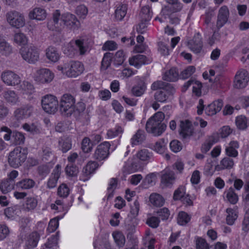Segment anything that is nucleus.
Returning a JSON list of instances; mask_svg holds the SVG:
<instances>
[{"instance_id": "obj_45", "label": "nucleus", "mask_w": 249, "mask_h": 249, "mask_svg": "<svg viewBox=\"0 0 249 249\" xmlns=\"http://www.w3.org/2000/svg\"><path fill=\"white\" fill-rule=\"evenodd\" d=\"M23 129L31 134H36L39 133V127L34 123H25L22 125Z\"/></svg>"}, {"instance_id": "obj_39", "label": "nucleus", "mask_w": 249, "mask_h": 249, "mask_svg": "<svg viewBox=\"0 0 249 249\" xmlns=\"http://www.w3.org/2000/svg\"><path fill=\"white\" fill-rule=\"evenodd\" d=\"M14 41L18 45H25L28 42V37L22 32H18L14 36Z\"/></svg>"}, {"instance_id": "obj_49", "label": "nucleus", "mask_w": 249, "mask_h": 249, "mask_svg": "<svg viewBox=\"0 0 249 249\" xmlns=\"http://www.w3.org/2000/svg\"><path fill=\"white\" fill-rule=\"evenodd\" d=\"M152 156L151 153L147 149H142L138 152L136 157L140 160L148 161Z\"/></svg>"}, {"instance_id": "obj_43", "label": "nucleus", "mask_w": 249, "mask_h": 249, "mask_svg": "<svg viewBox=\"0 0 249 249\" xmlns=\"http://www.w3.org/2000/svg\"><path fill=\"white\" fill-rule=\"evenodd\" d=\"M112 237L116 245L119 247H122L125 244V239L123 233L118 231H114Z\"/></svg>"}, {"instance_id": "obj_37", "label": "nucleus", "mask_w": 249, "mask_h": 249, "mask_svg": "<svg viewBox=\"0 0 249 249\" xmlns=\"http://www.w3.org/2000/svg\"><path fill=\"white\" fill-rule=\"evenodd\" d=\"M38 201L36 198L34 197H28L23 204V207L25 210L27 211H32L36 209Z\"/></svg>"}, {"instance_id": "obj_2", "label": "nucleus", "mask_w": 249, "mask_h": 249, "mask_svg": "<svg viewBox=\"0 0 249 249\" xmlns=\"http://www.w3.org/2000/svg\"><path fill=\"white\" fill-rule=\"evenodd\" d=\"M76 100L74 96L68 93L63 94L59 102L60 110L64 116L69 117L76 116L82 112L85 109V104L79 102L75 104Z\"/></svg>"}, {"instance_id": "obj_46", "label": "nucleus", "mask_w": 249, "mask_h": 249, "mask_svg": "<svg viewBox=\"0 0 249 249\" xmlns=\"http://www.w3.org/2000/svg\"><path fill=\"white\" fill-rule=\"evenodd\" d=\"M146 85L143 82H140L137 86L134 87L132 89V93L136 96H141L145 91Z\"/></svg>"}, {"instance_id": "obj_54", "label": "nucleus", "mask_w": 249, "mask_h": 249, "mask_svg": "<svg viewBox=\"0 0 249 249\" xmlns=\"http://www.w3.org/2000/svg\"><path fill=\"white\" fill-rule=\"evenodd\" d=\"M190 220V216L186 213H179L178 217V223L180 225H184Z\"/></svg>"}, {"instance_id": "obj_50", "label": "nucleus", "mask_w": 249, "mask_h": 249, "mask_svg": "<svg viewBox=\"0 0 249 249\" xmlns=\"http://www.w3.org/2000/svg\"><path fill=\"white\" fill-rule=\"evenodd\" d=\"M169 4L172 5V11L174 13L180 11L183 8V4L179 0H165Z\"/></svg>"}, {"instance_id": "obj_40", "label": "nucleus", "mask_w": 249, "mask_h": 249, "mask_svg": "<svg viewBox=\"0 0 249 249\" xmlns=\"http://www.w3.org/2000/svg\"><path fill=\"white\" fill-rule=\"evenodd\" d=\"M144 132L139 130L131 139V144L133 146L141 144L144 140Z\"/></svg>"}, {"instance_id": "obj_38", "label": "nucleus", "mask_w": 249, "mask_h": 249, "mask_svg": "<svg viewBox=\"0 0 249 249\" xmlns=\"http://www.w3.org/2000/svg\"><path fill=\"white\" fill-rule=\"evenodd\" d=\"M178 72L176 68H173L166 71L163 75V79L168 81H176L178 79Z\"/></svg>"}, {"instance_id": "obj_24", "label": "nucleus", "mask_w": 249, "mask_h": 249, "mask_svg": "<svg viewBox=\"0 0 249 249\" xmlns=\"http://www.w3.org/2000/svg\"><path fill=\"white\" fill-rule=\"evenodd\" d=\"M61 166L57 164L53 170L48 181L47 185L49 188H53L56 186L61 174Z\"/></svg>"}, {"instance_id": "obj_8", "label": "nucleus", "mask_w": 249, "mask_h": 249, "mask_svg": "<svg viewBox=\"0 0 249 249\" xmlns=\"http://www.w3.org/2000/svg\"><path fill=\"white\" fill-rule=\"evenodd\" d=\"M41 106L45 112L53 114L58 110V101L56 96L52 94H47L42 97Z\"/></svg>"}, {"instance_id": "obj_57", "label": "nucleus", "mask_w": 249, "mask_h": 249, "mask_svg": "<svg viewBox=\"0 0 249 249\" xmlns=\"http://www.w3.org/2000/svg\"><path fill=\"white\" fill-rule=\"evenodd\" d=\"M125 58L126 56L124 52L122 50L118 51L116 52L114 57L115 65H120L122 64L125 60Z\"/></svg>"}, {"instance_id": "obj_12", "label": "nucleus", "mask_w": 249, "mask_h": 249, "mask_svg": "<svg viewBox=\"0 0 249 249\" xmlns=\"http://www.w3.org/2000/svg\"><path fill=\"white\" fill-rule=\"evenodd\" d=\"M110 144L105 142L97 146L93 154V158L98 161L105 160L109 155Z\"/></svg>"}, {"instance_id": "obj_52", "label": "nucleus", "mask_w": 249, "mask_h": 249, "mask_svg": "<svg viewBox=\"0 0 249 249\" xmlns=\"http://www.w3.org/2000/svg\"><path fill=\"white\" fill-rule=\"evenodd\" d=\"M112 55L110 53L105 54L102 61L101 70H106L110 65Z\"/></svg>"}, {"instance_id": "obj_35", "label": "nucleus", "mask_w": 249, "mask_h": 249, "mask_svg": "<svg viewBox=\"0 0 249 249\" xmlns=\"http://www.w3.org/2000/svg\"><path fill=\"white\" fill-rule=\"evenodd\" d=\"M71 139L64 137L59 141V147L63 153H66L71 148Z\"/></svg>"}, {"instance_id": "obj_10", "label": "nucleus", "mask_w": 249, "mask_h": 249, "mask_svg": "<svg viewBox=\"0 0 249 249\" xmlns=\"http://www.w3.org/2000/svg\"><path fill=\"white\" fill-rule=\"evenodd\" d=\"M54 74L52 71L47 68H40L37 70L34 74V79L39 84H46L51 82Z\"/></svg>"}, {"instance_id": "obj_29", "label": "nucleus", "mask_w": 249, "mask_h": 249, "mask_svg": "<svg viewBox=\"0 0 249 249\" xmlns=\"http://www.w3.org/2000/svg\"><path fill=\"white\" fill-rule=\"evenodd\" d=\"M235 124L238 129L245 130L249 126V119L244 115L238 116L235 119Z\"/></svg>"}, {"instance_id": "obj_5", "label": "nucleus", "mask_w": 249, "mask_h": 249, "mask_svg": "<svg viewBox=\"0 0 249 249\" xmlns=\"http://www.w3.org/2000/svg\"><path fill=\"white\" fill-rule=\"evenodd\" d=\"M164 119V114L160 111L157 112L147 121V131L155 136L160 135L165 130L166 125L162 123Z\"/></svg>"}, {"instance_id": "obj_30", "label": "nucleus", "mask_w": 249, "mask_h": 249, "mask_svg": "<svg viewBox=\"0 0 249 249\" xmlns=\"http://www.w3.org/2000/svg\"><path fill=\"white\" fill-rule=\"evenodd\" d=\"M19 90L23 95H30L34 92L35 88L31 83L24 81L20 85Z\"/></svg>"}, {"instance_id": "obj_3", "label": "nucleus", "mask_w": 249, "mask_h": 249, "mask_svg": "<svg viewBox=\"0 0 249 249\" xmlns=\"http://www.w3.org/2000/svg\"><path fill=\"white\" fill-rule=\"evenodd\" d=\"M57 70L69 78H76L84 71V65L78 61L64 62L58 65Z\"/></svg>"}, {"instance_id": "obj_64", "label": "nucleus", "mask_w": 249, "mask_h": 249, "mask_svg": "<svg viewBox=\"0 0 249 249\" xmlns=\"http://www.w3.org/2000/svg\"><path fill=\"white\" fill-rule=\"evenodd\" d=\"M170 147L173 152L177 153L181 150L182 144L181 142L178 140H173L170 143Z\"/></svg>"}, {"instance_id": "obj_9", "label": "nucleus", "mask_w": 249, "mask_h": 249, "mask_svg": "<svg viewBox=\"0 0 249 249\" xmlns=\"http://www.w3.org/2000/svg\"><path fill=\"white\" fill-rule=\"evenodd\" d=\"M6 17L7 22L13 27L19 29L25 25V17L20 12L17 11H9L6 14Z\"/></svg>"}, {"instance_id": "obj_32", "label": "nucleus", "mask_w": 249, "mask_h": 249, "mask_svg": "<svg viewBox=\"0 0 249 249\" xmlns=\"http://www.w3.org/2000/svg\"><path fill=\"white\" fill-rule=\"evenodd\" d=\"M202 46V42L199 37H195L188 42L189 48L195 53L200 52Z\"/></svg>"}, {"instance_id": "obj_48", "label": "nucleus", "mask_w": 249, "mask_h": 249, "mask_svg": "<svg viewBox=\"0 0 249 249\" xmlns=\"http://www.w3.org/2000/svg\"><path fill=\"white\" fill-rule=\"evenodd\" d=\"M141 16L142 20L148 21L152 17V12L149 5H145L143 6L141 10Z\"/></svg>"}, {"instance_id": "obj_51", "label": "nucleus", "mask_w": 249, "mask_h": 249, "mask_svg": "<svg viewBox=\"0 0 249 249\" xmlns=\"http://www.w3.org/2000/svg\"><path fill=\"white\" fill-rule=\"evenodd\" d=\"M65 172L67 176L70 177L76 176L79 172L78 167L72 163L67 165L65 168Z\"/></svg>"}, {"instance_id": "obj_18", "label": "nucleus", "mask_w": 249, "mask_h": 249, "mask_svg": "<svg viewBox=\"0 0 249 249\" xmlns=\"http://www.w3.org/2000/svg\"><path fill=\"white\" fill-rule=\"evenodd\" d=\"M18 176V172L16 170H12L7 174V179L6 182L1 184V191L6 193L10 191L14 186V180Z\"/></svg>"}, {"instance_id": "obj_28", "label": "nucleus", "mask_w": 249, "mask_h": 249, "mask_svg": "<svg viewBox=\"0 0 249 249\" xmlns=\"http://www.w3.org/2000/svg\"><path fill=\"white\" fill-rule=\"evenodd\" d=\"M127 10V5L125 4H119L116 7L114 15L117 20H122L125 16Z\"/></svg>"}, {"instance_id": "obj_59", "label": "nucleus", "mask_w": 249, "mask_h": 249, "mask_svg": "<svg viewBox=\"0 0 249 249\" xmlns=\"http://www.w3.org/2000/svg\"><path fill=\"white\" fill-rule=\"evenodd\" d=\"M70 193V189L65 184H61L58 188L57 194L61 197H66L68 196Z\"/></svg>"}, {"instance_id": "obj_36", "label": "nucleus", "mask_w": 249, "mask_h": 249, "mask_svg": "<svg viewBox=\"0 0 249 249\" xmlns=\"http://www.w3.org/2000/svg\"><path fill=\"white\" fill-rule=\"evenodd\" d=\"M224 196L227 201L232 204L237 203L238 201V195L231 187L225 191Z\"/></svg>"}, {"instance_id": "obj_53", "label": "nucleus", "mask_w": 249, "mask_h": 249, "mask_svg": "<svg viewBox=\"0 0 249 249\" xmlns=\"http://www.w3.org/2000/svg\"><path fill=\"white\" fill-rule=\"evenodd\" d=\"M160 222V220L158 217L149 214L146 220V223L152 228H156L159 226Z\"/></svg>"}, {"instance_id": "obj_31", "label": "nucleus", "mask_w": 249, "mask_h": 249, "mask_svg": "<svg viewBox=\"0 0 249 249\" xmlns=\"http://www.w3.org/2000/svg\"><path fill=\"white\" fill-rule=\"evenodd\" d=\"M238 148V142L237 141H231L230 142L229 145L226 148V153L229 157H236L238 154L237 150Z\"/></svg>"}, {"instance_id": "obj_58", "label": "nucleus", "mask_w": 249, "mask_h": 249, "mask_svg": "<svg viewBox=\"0 0 249 249\" xmlns=\"http://www.w3.org/2000/svg\"><path fill=\"white\" fill-rule=\"evenodd\" d=\"M34 185V182L30 179H26L18 182L17 186L23 189H28L33 187Z\"/></svg>"}, {"instance_id": "obj_33", "label": "nucleus", "mask_w": 249, "mask_h": 249, "mask_svg": "<svg viewBox=\"0 0 249 249\" xmlns=\"http://www.w3.org/2000/svg\"><path fill=\"white\" fill-rule=\"evenodd\" d=\"M234 165L233 160L229 158H225L223 159L220 164L215 167V170L220 171L225 169H230L233 167Z\"/></svg>"}, {"instance_id": "obj_63", "label": "nucleus", "mask_w": 249, "mask_h": 249, "mask_svg": "<svg viewBox=\"0 0 249 249\" xmlns=\"http://www.w3.org/2000/svg\"><path fill=\"white\" fill-rule=\"evenodd\" d=\"M88 9L84 5L78 6L76 10V13L80 18H85L88 14Z\"/></svg>"}, {"instance_id": "obj_26", "label": "nucleus", "mask_w": 249, "mask_h": 249, "mask_svg": "<svg viewBox=\"0 0 249 249\" xmlns=\"http://www.w3.org/2000/svg\"><path fill=\"white\" fill-rule=\"evenodd\" d=\"M226 223L229 225H232L237 219L238 211L237 207L229 208L226 209Z\"/></svg>"}, {"instance_id": "obj_21", "label": "nucleus", "mask_w": 249, "mask_h": 249, "mask_svg": "<svg viewBox=\"0 0 249 249\" xmlns=\"http://www.w3.org/2000/svg\"><path fill=\"white\" fill-rule=\"evenodd\" d=\"M128 61L131 66L139 68L142 65L149 64L150 62V60L145 56L139 54L130 57Z\"/></svg>"}, {"instance_id": "obj_13", "label": "nucleus", "mask_w": 249, "mask_h": 249, "mask_svg": "<svg viewBox=\"0 0 249 249\" xmlns=\"http://www.w3.org/2000/svg\"><path fill=\"white\" fill-rule=\"evenodd\" d=\"M33 111V107L28 105L17 108L14 112L13 116L16 120L20 121L30 117L32 115Z\"/></svg>"}, {"instance_id": "obj_22", "label": "nucleus", "mask_w": 249, "mask_h": 249, "mask_svg": "<svg viewBox=\"0 0 249 249\" xmlns=\"http://www.w3.org/2000/svg\"><path fill=\"white\" fill-rule=\"evenodd\" d=\"M223 105V103L222 100H215L206 107L205 113L209 116L215 115L221 110Z\"/></svg>"}, {"instance_id": "obj_27", "label": "nucleus", "mask_w": 249, "mask_h": 249, "mask_svg": "<svg viewBox=\"0 0 249 249\" xmlns=\"http://www.w3.org/2000/svg\"><path fill=\"white\" fill-rule=\"evenodd\" d=\"M168 142L164 139H160L155 143L151 147L152 149L160 154H163L167 150V144Z\"/></svg>"}, {"instance_id": "obj_15", "label": "nucleus", "mask_w": 249, "mask_h": 249, "mask_svg": "<svg viewBox=\"0 0 249 249\" xmlns=\"http://www.w3.org/2000/svg\"><path fill=\"white\" fill-rule=\"evenodd\" d=\"M1 78L3 82L8 86H16L21 82V78L19 76L11 71L3 72L1 75Z\"/></svg>"}, {"instance_id": "obj_55", "label": "nucleus", "mask_w": 249, "mask_h": 249, "mask_svg": "<svg viewBox=\"0 0 249 249\" xmlns=\"http://www.w3.org/2000/svg\"><path fill=\"white\" fill-rule=\"evenodd\" d=\"M93 144L90 140L87 137L83 139L82 142V149L85 153L90 152L92 149Z\"/></svg>"}, {"instance_id": "obj_56", "label": "nucleus", "mask_w": 249, "mask_h": 249, "mask_svg": "<svg viewBox=\"0 0 249 249\" xmlns=\"http://www.w3.org/2000/svg\"><path fill=\"white\" fill-rule=\"evenodd\" d=\"M12 52V48L4 40H1V55L6 56Z\"/></svg>"}, {"instance_id": "obj_14", "label": "nucleus", "mask_w": 249, "mask_h": 249, "mask_svg": "<svg viewBox=\"0 0 249 249\" xmlns=\"http://www.w3.org/2000/svg\"><path fill=\"white\" fill-rule=\"evenodd\" d=\"M98 167L99 164L97 162L94 161H89L83 167L80 176V179L83 181L88 180Z\"/></svg>"}, {"instance_id": "obj_1", "label": "nucleus", "mask_w": 249, "mask_h": 249, "mask_svg": "<svg viewBox=\"0 0 249 249\" xmlns=\"http://www.w3.org/2000/svg\"><path fill=\"white\" fill-rule=\"evenodd\" d=\"M53 20L54 25L51 22L48 23V28L51 30H59L65 27L69 30L75 31L80 27V22L75 15L70 13L61 15L58 10H55L53 13Z\"/></svg>"}, {"instance_id": "obj_4", "label": "nucleus", "mask_w": 249, "mask_h": 249, "mask_svg": "<svg viewBox=\"0 0 249 249\" xmlns=\"http://www.w3.org/2000/svg\"><path fill=\"white\" fill-rule=\"evenodd\" d=\"M89 45L86 39L80 38L72 40L65 44L62 50L64 54L72 57L78 53L81 55L84 54L88 51Z\"/></svg>"}, {"instance_id": "obj_62", "label": "nucleus", "mask_w": 249, "mask_h": 249, "mask_svg": "<svg viewBox=\"0 0 249 249\" xmlns=\"http://www.w3.org/2000/svg\"><path fill=\"white\" fill-rule=\"evenodd\" d=\"M58 239V235L52 236L48 239V242L44 244L46 248L52 249L56 246Z\"/></svg>"}, {"instance_id": "obj_6", "label": "nucleus", "mask_w": 249, "mask_h": 249, "mask_svg": "<svg viewBox=\"0 0 249 249\" xmlns=\"http://www.w3.org/2000/svg\"><path fill=\"white\" fill-rule=\"evenodd\" d=\"M19 53L22 59L29 64H34L40 58V50L34 45L21 47L19 50Z\"/></svg>"}, {"instance_id": "obj_47", "label": "nucleus", "mask_w": 249, "mask_h": 249, "mask_svg": "<svg viewBox=\"0 0 249 249\" xmlns=\"http://www.w3.org/2000/svg\"><path fill=\"white\" fill-rule=\"evenodd\" d=\"M123 128L119 125H116L114 128L108 130L107 132V136L108 139H113L123 132Z\"/></svg>"}, {"instance_id": "obj_44", "label": "nucleus", "mask_w": 249, "mask_h": 249, "mask_svg": "<svg viewBox=\"0 0 249 249\" xmlns=\"http://www.w3.org/2000/svg\"><path fill=\"white\" fill-rule=\"evenodd\" d=\"M175 179V174L172 171L166 172L161 177V183L165 186L171 184Z\"/></svg>"}, {"instance_id": "obj_34", "label": "nucleus", "mask_w": 249, "mask_h": 249, "mask_svg": "<svg viewBox=\"0 0 249 249\" xmlns=\"http://www.w3.org/2000/svg\"><path fill=\"white\" fill-rule=\"evenodd\" d=\"M3 97L7 102L13 105L19 102V97L14 90H10L5 91L3 93Z\"/></svg>"}, {"instance_id": "obj_7", "label": "nucleus", "mask_w": 249, "mask_h": 249, "mask_svg": "<svg viewBox=\"0 0 249 249\" xmlns=\"http://www.w3.org/2000/svg\"><path fill=\"white\" fill-rule=\"evenodd\" d=\"M26 158L25 150L20 147H17L10 153L8 162L11 166L17 168L25 161Z\"/></svg>"}, {"instance_id": "obj_60", "label": "nucleus", "mask_w": 249, "mask_h": 249, "mask_svg": "<svg viewBox=\"0 0 249 249\" xmlns=\"http://www.w3.org/2000/svg\"><path fill=\"white\" fill-rule=\"evenodd\" d=\"M13 138L15 142L17 144H22L25 141V137L23 134L20 132H14Z\"/></svg>"}, {"instance_id": "obj_11", "label": "nucleus", "mask_w": 249, "mask_h": 249, "mask_svg": "<svg viewBox=\"0 0 249 249\" xmlns=\"http://www.w3.org/2000/svg\"><path fill=\"white\" fill-rule=\"evenodd\" d=\"M174 92L175 89L171 86H166L165 89L157 91L154 98L158 102L165 103L171 99Z\"/></svg>"}, {"instance_id": "obj_25", "label": "nucleus", "mask_w": 249, "mask_h": 249, "mask_svg": "<svg viewBox=\"0 0 249 249\" xmlns=\"http://www.w3.org/2000/svg\"><path fill=\"white\" fill-rule=\"evenodd\" d=\"M45 55L47 59L52 63L57 62L60 57L58 51L53 47H49L46 49Z\"/></svg>"}, {"instance_id": "obj_42", "label": "nucleus", "mask_w": 249, "mask_h": 249, "mask_svg": "<svg viewBox=\"0 0 249 249\" xmlns=\"http://www.w3.org/2000/svg\"><path fill=\"white\" fill-rule=\"evenodd\" d=\"M39 236L38 234L36 232H33L30 234L26 241V245L29 249H32L36 247L39 240Z\"/></svg>"}, {"instance_id": "obj_20", "label": "nucleus", "mask_w": 249, "mask_h": 249, "mask_svg": "<svg viewBox=\"0 0 249 249\" xmlns=\"http://www.w3.org/2000/svg\"><path fill=\"white\" fill-rule=\"evenodd\" d=\"M229 14V10L227 6H223L219 9L216 21V26L218 28H221L227 22Z\"/></svg>"}, {"instance_id": "obj_61", "label": "nucleus", "mask_w": 249, "mask_h": 249, "mask_svg": "<svg viewBox=\"0 0 249 249\" xmlns=\"http://www.w3.org/2000/svg\"><path fill=\"white\" fill-rule=\"evenodd\" d=\"M158 51L162 55L169 54V50L167 45L162 41L158 43Z\"/></svg>"}, {"instance_id": "obj_17", "label": "nucleus", "mask_w": 249, "mask_h": 249, "mask_svg": "<svg viewBox=\"0 0 249 249\" xmlns=\"http://www.w3.org/2000/svg\"><path fill=\"white\" fill-rule=\"evenodd\" d=\"M179 134L184 138L190 137L194 133V128L192 122L189 119L181 120L179 124Z\"/></svg>"}, {"instance_id": "obj_19", "label": "nucleus", "mask_w": 249, "mask_h": 249, "mask_svg": "<svg viewBox=\"0 0 249 249\" xmlns=\"http://www.w3.org/2000/svg\"><path fill=\"white\" fill-rule=\"evenodd\" d=\"M46 10L41 7H36L28 13V18L30 19L37 21L44 20L47 17Z\"/></svg>"}, {"instance_id": "obj_23", "label": "nucleus", "mask_w": 249, "mask_h": 249, "mask_svg": "<svg viewBox=\"0 0 249 249\" xmlns=\"http://www.w3.org/2000/svg\"><path fill=\"white\" fill-rule=\"evenodd\" d=\"M191 86H192L193 92L197 96L201 95L202 84L196 80H190L185 83L183 87V90L185 91Z\"/></svg>"}, {"instance_id": "obj_41", "label": "nucleus", "mask_w": 249, "mask_h": 249, "mask_svg": "<svg viewBox=\"0 0 249 249\" xmlns=\"http://www.w3.org/2000/svg\"><path fill=\"white\" fill-rule=\"evenodd\" d=\"M149 201L153 205L157 207L162 206L164 202L162 196L157 193L152 194L150 196Z\"/></svg>"}, {"instance_id": "obj_16", "label": "nucleus", "mask_w": 249, "mask_h": 249, "mask_svg": "<svg viewBox=\"0 0 249 249\" xmlns=\"http://www.w3.org/2000/svg\"><path fill=\"white\" fill-rule=\"evenodd\" d=\"M249 81V74L245 70L238 71L235 75L234 87L237 89H242L246 87Z\"/></svg>"}]
</instances>
